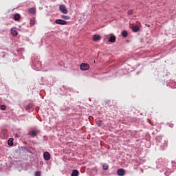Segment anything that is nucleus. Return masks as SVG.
<instances>
[{
    "mask_svg": "<svg viewBox=\"0 0 176 176\" xmlns=\"http://www.w3.org/2000/svg\"><path fill=\"white\" fill-rule=\"evenodd\" d=\"M90 69V65L87 63H82L80 65V69L82 71H87Z\"/></svg>",
    "mask_w": 176,
    "mask_h": 176,
    "instance_id": "nucleus-1",
    "label": "nucleus"
},
{
    "mask_svg": "<svg viewBox=\"0 0 176 176\" xmlns=\"http://www.w3.org/2000/svg\"><path fill=\"white\" fill-rule=\"evenodd\" d=\"M59 10H60V12L62 13H63L64 14H67V13H68V10H67V8L65 7V6L64 5H60L59 6Z\"/></svg>",
    "mask_w": 176,
    "mask_h": 176,
    "instance_id": "nucleus-2",
    "label": "nucleus"
},
{
    "mask_svg": "<svg viewBox=\"0 0 176 176\" xmlns=\"http://www.w3.org/2000/svg\"><path fill=\"white\" fill-rule=\"evenodd\" d=\"M56 24H59L60 25H67V21L63 19H56L55 21Z\"/></svg>",
    "mask_w": 176,
    "mask_h": 176,
    "instance_id": "nucleus-3",
    "label": "nucleus"
},
{
    "mask_svg": "<svg viewBox=\"0 0 176 176\" xmlns=\"http://www.w3.org/2000/svg\"><path fill=\"white\" fill-rule=\"evenodd\" d=\"M39 133H41V131H39L38 130L32 131L31 132L29 133V135H31L32 138H34L36 137V135H38Z\"/></svg>",
    "mask_w": 176,
    "mask_h": 176,
    "instance_id": "nucleus-4",
    "label": "nucleus"
},
{
    "mask_svg": "<svg viewBox=\"0 0 176 176\" xmlns=\"http://www.w3.org/2000/svg\"><path fill=\"white\" fill-rule=\"evenodd\" d=\"M117 174L119 176H123L126 174V170L123 168L118 169L117 170Z\"/></svg>",
    "mask_w": 176,
    "mask_h": 176,
    "instance_id": "nucleus-5",
    "label": "nucleus"
},
{
    "mask_svg": "<svg viewBox=\"0 0 176 176\" xmlns=\"http://www.w3.org/2000/svg\"><path fill=\"white\" fill-rule=\"evenodd\" d=\"M43 157L45 160H50V153L49 152H45L43 153Z\"/></svg>",
    "mask_w": 176,
    "mask_h": 176,
    "instance_id": "nucleus-6",
    "label": "nucleus"
},
{
    "mask_svg": "<svg viewBox=\"0 0 176 176\" xmlns=\"http://www.w3.org/2000/svg\"><path fill=\"white\" fill-rule=\"evenodd\" d=\"M100 39L101 36H100L98 34H95L93 36V41H94V42H97V41H100Z\"/></svg>",
    "mask_w": 176,
    "mask_h": 176,
    "instance_id": "nucleus-7",
    "label": "nucleus"
},
{
    "mask_svg": "<svg viewBox=\"0 0 176 176\" xmlns=\"http://www.w3.org/2000/svg\"><path fill=\"white\" fill-rule=\"evenodd\" d=\"M109 42H112V43L116 42V36H111V37L109 39Z\"/></svg>",
    "mask_w": 176,
    "mask_h": 176,
    "instance_id": "nucleus-8",
    "label": "nucleus"
},
{
    "mask_svg": "<svg viewBox=\"0 0 176 176\" xmlns=\"http://www.w3.org/2000/svg\"><path fill=\"white\" fill-rule=\"evenodd\" d=\"M133 32H138L140 31V27L135 25L132 28Z\"/></svg>",
    "mask_w": 176,
    "mask_h": 176,
    "instance_id": "nucleus-9",
    "label": "nucleus"
},
{
    "mask_svg": "<svg viewBox=\"0 0 176 176\" xmlns=\"http://www.w3.org/2000/svg\"><path fill=\"white\" fill-rule=\"evenodd\" d=\"M79 175V171L78 170H74L72 173V176H78Z\"/></svg>",
    "mask_w": 176,
    "mask_h": 176,
    "instance_id": "nucleus-10",
    "label": "nucleus"
},
{
    "mask_svg": "<svg viewBox=\"0 0 176 176\" xmlns=\"http://www.w3.org/2000/svg\"><path fill=\"white\" fill-rule=\"evenodd\" d=\"M21 19V16L19 14H16L14 16V19L15 21H19V20Z\"/></svg>",
    "mask_w": 176,
    "mask_h": 176,
    "instance_id": "nucleus-11",
    "label": "nucleus"
},
{
    "mask_svg": "<svg viewBox=\"0 0 176 176\" xmlns=\"http://www.w3.org/2000/svg\"><path fill=\"white\" fill-rule=\"evenodd\" d=\"M8 145L10 146H13V138H10L8 140Z\"/></svg>",
    "mask_w": 176,
    "mask_h": 176,
    "instance_id": "nucleus-12",
    "label": "nucleus"
},
{
    "mask_svg": "<svg viewBox=\"0 0 176 176\" xmlns=\"http://www.w3.org/2000/svg\"><path fill=\"white\" fill-rule=\"evenodd\" d=\"M35 8H31L30 9H29V13H30L31 14H35Z\"/></svg>",
    "mask_w": 176,
    "mask_h": 176,
    "instance_id": "nucleus-13",
    "label": "nucleus"
},
{
    "mask_svg": "<svg viewBox=\"0 0 176 176\" xmlns=\"http://www.w3.org/2000/svg\"><path fill=\"white\" fill-rule=\"evenodd\" d=\"M11 34L12 36H17V34H18L17 32L13 30H11Z\"/></svg>",
    "mask_w": 176,
    "mask_h": 176,
    "instance_id": "nucleus-14",
    "label": "nucleus"
},
{
    "mask_svg": "<svg viewBox=\"0 0 176 176\" xmlns=\"http://www.w3.org/2000/svg\"><path fill=\"white\" fill-rule=\"evenodd\" d=\"M96 124L98 127H101V126H102V120H98Z\"/></svg>",
    "mask_w": 176,
    "mask_h": 176,
    "instance_id": "nucleus-15",
    "label": "nucleus"
},
{
    "mask_svg": "<svg viewBox=\"0 0 176 176\" xmlns=\"http://www.w3.org/2000/svg\"><path fill=\"white\" fill-rule=\"evenodd\" d=\"M30 25H34L35 24V18H32L30 19Z\"/></svg>",
    "mask_w": 176,
    "mask_h": 176,
    "instance_id": "nucleus-16",
    "label": "nucleus"
},
{
    "mask_svg": "<svg viewBox=\"0 0 176 176\" xmlns=\"http://www.w3.org/2000/svg\"><path fill=\"white\" fill-rule=\"evenodd\" d=\"M122 36H124V38L127 37V35H128L127 31H123L122 32Z\"/></svg>",
    "mask_w": 176,
    "mask_h": 176,
    "instance_id": "nucleus-17",
    "label": "nucleus"
},
{
    "mask_svg": "<svg viewBox=\"0 0 176 176\" xmlns=\"http://www.w3.org/2000/svg\"><path fill=\"white\" fill-rule=\"evenodd\" d=\"M102 168L103 170H108V168H109V166H108V164H104L102 166Z\"/></svg>",
    "mask_w": 176,
    "mask_h": 176,
    "instance_id": "nucleus-18",
    "label": "nucleus"
},
{
    "mask_svg": "<svg viewBox=\"0 0 176 176\" xmlns=\"http://www.w3.org/2000/svg\"><path fill=\"white\" fill-rule=\"evenodd\" d=\"M62 19H64L65 20H69V16L67 15H63Z\"/></svg>",
    "mask_w": 176,
    "mask_h": 176,
    "instance_id": "nucleus-19",
    "label": "nucleus"
},
{
    "mask_svg": "<svg viewBox=\"0 0 176 176\" xmlns=\"http://www.w3.org/2000/svg\"><path fill=\"white\" fill-rule=\"evenodd\" d=\"M6 109V106L5 104H2L1 106V111H5Z\"/></svg>",
    "mask_w": 176,
    "mask_h": 176,
    "instance_id": "nucleus-20",
    "label": "nucleus"
},
{
    "mask_svg": "<svg viewBox=\"0 0 176 176\" xmlns=\"http://www.w3.org/2000/svg\"><path fill=\"white\" fill-rule=\"evenodd\" d=\"M31 108H32V104H28L27 107H26V109L30 111L31 109Z\"/></svg>",
    "mask_w": 176,
    "mask_h": 176,
    "instance_id": "nucleus-21",
    "label": "nucleus"
},
{
    "mask_svg": "<svg viewBox=\"0 0 176 176\" xmlns=\"http://www.w3.org/2000/svg\"><path fill=\"white\" fill-rule=\"evenodd\" d=\"M35 176H41V172H39V171H36V172H35Z\"/></svg>",
    "mask_w": 176,
    "mask_h": 176,
    "instance_id": "nucleus-22",
    "label": "nucleus"
},
{
    "mask_svg": "<svg viewBox=\"0 0 176 176\" xmlns=\"http://www.w3.org/2000/svg\"><path fill=\"white\" fill-rule=\"evenodd\" d=\"M128 14H129V16H131V14H133V10H129V11H128Z\"/></svg>",
    "mask_w": 176,
    "mask_h": 176,
    "instance_id": "nucleus-23",
    "label": "nucleus"
},
{
    "mask_svg": "<svg viewBox=\"0 0 176 176\" xmlns=\"http://www.w3.org/2000/svg\"><path fill=\"white\" fill-rule=\"evenodd\" d=\"M169 126H170V127H174V124H169Z\"/></svg>",
    "mask_w": 176,
    "mask_h": 176,
    "instance_id": "nucleus-24",
    "label": "nucleus"
},
{
    "mask_svg": "<svg viewBox=\"0 0 176 176\" xmlns=\"http://www.w3.org/2000/svg\"><path fill=\"white\" fill-rule=\"evenodd\" d=\"M148 122L151 124V119H148Z\"/></svg>",
    "mask_w": 176,
    "mask_h": 176,
    "instance_id": "nucleus-25",
    "label": "nucleus"
},
{
    "mask_svg": "<svg viewBox=\"0 0 176 176\" xmlns=\"http://www.w3.org/2000/svg\"><path fill=\"white\" fill-rule=\"evenodd\" d=\"M166 146H167V144H166Z\"/></svg>",
    "mask_w": 176,
    "mask_h": 176,
    "instance_id": "nucleus-26",
    "label": "nucleus"
}]
</instances>
